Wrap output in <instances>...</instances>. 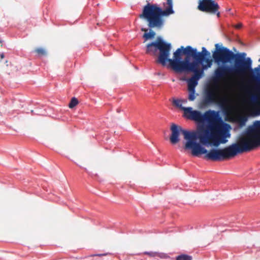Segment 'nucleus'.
I'll use <instances>...</instances> for the list:
<instances>
[{"mask_svg": "<svg viewBox=\"0 0 260 260\" xmlns=\"http://www.w3.org/2000/svg\"><path fill=\"white\" fill-rule=\"evenodd\" d=\"M220 115H183L185 119L193 120L198 124L207 123L206 128L197 135L195 132L182 129L180 126L172 124L170 128L171 143H178L181 133L184 139L187 140L184 145L185 149H191V154L196 156L204 154L205 159L214 161L229 159L260 146V121H256L247 128L246 134L240 137L237 143L222 149H211L208 151L201 144L218 147L220 144L226 143V139L231 136V126L223 122Z\"/></svg>", "mask_w": 260, "mask_h": 260, "instance_id": "1", "label": "nucleus"}, {"mask_svg": "<svg viewBox=\"0 0 260 260\" xmlns=\"http://www.w3.org/2000/svg\"><path fill=\"white\" fill-rule=\"evenodd\" d=\"M215 46V50L213 52L212 56L215 62L225 64L234 60V64L218 66L214 71L213 81L217 83L230 76L237 80V86L239 89L238 82L241 81V74L245 73L248 69V62L241 59L240 53H234L226 47H219L218 44Z\"/></svg>", "mask_w": 260, "mask_h": 260, "instance_id": "2", "label": "nucleus"}, {"mask_svg": "<svg viewBox=\"0 0 260 260\" xmlns=\"http://www.w3.org/2000/svg\"><path fill=\"white\" fill-rule=\"evenodd\" d=\"M240 53L241 59L248 62V68L245 73L241 74V81L238 82L239 89L249 98L244 99V103L255 109L256 111L252 113L223 111L222 114H260V64L252 69L251 58H246L245 53Z\"/></svg>", "mask_w": 260, "mask_h": 260, "instance_id": "3", "label": "nucleus"}, {"mask_svg": "<svg viewBox=\"0 0 260 260\" xmlns=\"http://www.w3.org/2000/svg\"><path fill=\"white\" fill-rule=\"evenodd\" d=\"M166 1V3L163 4L165 7L164 10L156 5L149 3L144 7L142 14L140 15V17L147 20L149 28H161L164 23L162 17L168 16L174 13L173 10V0Z\"/></svg>", "mask_w": 260, "mask_h": 260, "instance_id": "4", "label": "nucleus"}, {"mask_svg": "<svg viewBox=\"0 0 260 260\" xmlns=\"http://www.w3.org/2000/svg\"><path fill=\"white\" fill-rule=\"evenodd\" d=\"M171 45L159 38L157 41L152 42L147 45L146 53L155 55L157 50L159 51L156 62L165 66L167 62V57H169Z\"/></svg>", "mask_w": 260, "mask_h": 260, "instance_id": "5", "label": "nucleus"}, {"mask_svg": "<svg viewBox=\"0 0 260 260\" xmlns=\"http://www.w3.org/2000/svg\"><path fill=\"white\" fill-rule=\"evenodd\" d=\"M190 57H185L183 60H173L167 57V62H169L171 68L177 73H182L184 71H194L198 68V62L193 61H189Z\"/></svg>", "mask_w": 260, "mask_h": 260, "instance_id": "6", "label": "nucleus"}, {"mask_svg": "<svg viewBox=\"0 0 260 260\" xmlns=\"http://www.w3.org/2000/svg\"><path fill=\"white\" fill-rule=\"evenodd\" d=\"M212 60L211 59H207L206 60V65H202V69H200L198 68L194 71L191 72L194 73V75L187 80L188 89H195L196 86L198 85V80L201 78L204 73V70L211 67L212 64Z\"/></svg>", "mask_w": 260, "mask_h": 260, "instance_id": "7", "label": "nucleus"}, {"mask_svg": "<svg viewBox=\"0 0 260 260\" xmlns=\"http://www.w3.org/2000/svg\"><path fill=\"white\" fill-rule=\"evenodd\" d=\"M220 8L218 4L214 0H199L198 9L206 13L215 14L218 17H220Z\"/></svg>", "mask_w": 260, "mask_h": 260, "instance_id": "8", "label": "nucleus"}, {"mask_svg": "<svg viewBox=\"0 0 260 260\" xmlns=\"http://www.w3.org/2000/svg\"><path fill=\"white\" fill-rule=\"evenodd\" d=\"M186 53L190 54L192 57L194 59V61L198 62V68L199 64L202 63L203 61L206 62V56H210V53L206 50L205 47L202 48V52H198L196 49L192 48L190 46H187Z\"/></svg>", "mask_w": 260, "mask_h": 260, "instance_id": "9", "label": "nucleus"}, {"mask_svg": "<svg viewBox=\"0 0 260 260\" xmlns=\"http://www.w3.org/2000/svg\"><path fill=\"white\" fill-rule=\"evenodd\" d=\"M231 123L235 124L239 127L245 126L248 117L250 116L254 117L259 115H223Z\"/></svg>", "mask_w": 260, "mask_h": 260, "instance_id": "10", "label": "nucleus"}, {"mask_svg": "<svg viewBox=\"0 0 260 260\" xmlns=\"http://www.w3.org/2000/svg\"><path fill=\"white\" fill-rule=\"evenodd\" d=\"M173 104L176 107L184 111V114H202L201 112L192 111V108H184L182 106V101L180 100H174Z\"/></svg>", "mask_w": 260, "mask_h": 260, "instance_id": "11", "label": "nucleus"}, {"mask_svg": "<svg viewBox=\"0 0 260 260\" xmlns=\"http://www.w3.org/2000/svg\"><path fill=\"white\" fill-rule=\"evenodd\" d=\"M187 46L184 48L183 46H181L180 48H178L174 53L173 60H179L181 59V56L182 55H185L186 57H191L190 54L186 53Z\"/></svg>", "mask_w": 260, "mask_h": 260, "instance_id": "12", "label": "nucleus"}, {"mask_svg": "<svg viewBox=\"0 0 260 260\" xmlns=\"http://www.w3.org/2000/svg\"><path fill=\"white\" fill-rule=\"evenodd\" d=\"M216 93L213 89H209L206 91L205 100L207 103H213L215 101Z\"/></svg>", "mask_w": 260, "mask_h": 260, "instance_id": "13", "label": "nucleus"}, {"mask_svg": "<svg viewBox=\"0 0 260 260\" xmlns=\"http://www.w3.org/2000/svg\"><path fill=\"white\" fill-rule=\"evenodd\" d=\"M176 260H192V257L191 256L183 254L176 256Z\"/></svg>", "mask_w": 260, "mask_h": 260, "instance_id": "14", "label": "nucleus"}, {"mask_svg": "<svg viewBox=\"0 0 260 260\" xmlns=\"http://www.w3.org/2000/svg\"><path fill=\"white\" fill-rule=\"evenodd\" d=\"M189 95L188 100L190 101L194 100L196 98L195 89H188Z\"/></svg>", "mask_w": 260, "mask_h": 260, "instance_id": "15", "label": "nucleus"}, {"mask_svg": "<svg viewBox=\"0 0 260 260\" xmlns=\"http://www.w3.org/2000/svg\"><path fill=\"white\" fill-rule=\"evenodd\" d=\"M35 51L39 55L41 56L46 55L47 52L45 49L42 48H38L35 49Z\"/></svg>", "mask_w": 260, "mask_h": 260, "instance_id": "16", "label": "nucleus"}, {"mask_svg": "<svg viewBox=\"0 0 260 260\" xmlns=\"http://www.w3.org/2000/svg\"><path fill=\"white\" fill-rule=\"evenodd\" d=\"M78 104V101L76 98H72L70 103L69 104V107L70 108H73Z\"/></svg>", "mask_w": 260, "mask_h": 260, "instance_id": "17", "label": "nucleus"}, {"mask_svg": "<svg viewBox=\"0 0 260 260\" xmlns=\"http://www.w3.org/2000/svg\"><path fill=\"white\" fill-rule=\"evenodd\" d=\"M155 35V33L153 31L150 30L149 33H145L143 35V37L146 39H148L153 38Z\"/></svg>", "mask_w": 260, "mask_h": 260, "instance_id": "18", "label": "nucleus"}, {"mask_svg": "<svg viewBox=\"0 0 260 260\" xmlns=\"http://www.w3.org/2000/svg\"><path fill=\"white\" fill-rule=\"evenodd\" d=\"M156 256L163 259L168 258L169 257V256L166 253H159L157 252H156Z\"/></svg>", "mask_w": 260, "mask_h": 260, "instance_id": "19", "label": "nucleus"}, {"mask_svg": "<svg viewBox=\"0 0 260 260\" xmlns=\"http://www.w3.org/2000/svg\"><path fill=\"white\" fill-rule=\"evenodd\" d=\"M144 254L147 255L150 257H156V252H147L145 251L143 253Z\"/></svg>", "mask_w": 260, "mask_h": 260, "instance_id": "20", "label": "nucleus"}, {"mask_svg": "<svg viewBox=\"0 0 260 260\" xmlns=\"http://www.w3.org/2000/svg\"><path fill=\"white\" fill-rule=\"evenodd\" d=\"M110 253H101V254H92L89 256H88L87 257H93V256H106L108 255H110Z\"/></svg>", "mask_w": 260, "mask_h": 260, "instance_id": "21", "label": "nucleus"}, {"mask_svg": "<svg viewBox=\"0 0 260 260\" xmlns=\"http://www.w3.org/2000/svg\"><path fill=\"white\" fill-rule=\"evenodd\" d=\"M203 114H220V112L209 110V111H206Z\"/></svg>", "mask_w": 260, "mask_h": 260, "instance_id": "22", "label": "nucleus"}, {"mask_svg": "<svg viewBox=\"0 0 260 260\" xmlns=\"http://www.w3.org/2000/svg\"><path fill=\"white\" fill-rule=\"evenodd\" d=\"M242 23H238L235 25V27L237 29H240L242 27Z\"/></svg>", "mask_w": 260, "mask_h": 260, "instance_id": "23", "label": "nucleus"}, {"mask_svg": "<svg viewBox=\"0 0 260 260\" xmlns=\"http://www.w3.org/2000/svg\"><path fill=\"white\" fill-rule=\"evenodd\" d=\"M124 112V111H123L122 110H121V108H118V109H117V113H120V112Z\"/></svg>", "mask_w": 260, "mask_h": 260, "instance_id": "24", "label": "nucleus"}, {"mask_svg": "<svg viewBox=\"0 0 260 260\" xmlns=\"http://www.w3.org/2000/svg\"><path fill=\"white\" fill-rule=\"evenodd\" d=\"M0 57L1 59H3L5 57V55L3 53L0 54Z\"/></svg>", "mask_w": 260, "mask_h": 260, "instance_id": "25", "label": "nucleus"}, {"mask_svg": "<svg viewBox=\"0 0 260 260\" xmlns=\"http://www.w3.org/2000/svg\"><path fill=\"white\" fill-rule=\"evenodd\" d=\"M141 30L143 31L146 32V31H147L148 30L147 29H145V28H142Z\"/></svg>", "mask_w": 260, "mask_h": 260, "instance_id": "26", "label": "nucleus"}, {"mask_svg": "<svg viewBox=\"0 0 260 260\" xmlns=\"http://www.w3.org/2000/svg\"><path fill=\"white\" fill-rule=\"evenodd\" d=\"M258 61L260 62V58L259 59Z\"/></svg>", "mask_w": 260, "mask_h": 260, "instance_id": "27", "label": "nucleus"}, {"mask_svg": "<svg viewBox=\"0 0 260 260\" xmlns=\"http://www.w3.org/2000/svg\"><path fill=\"white\" fill-rule=\"evenodd\" d=\"M0 43H2V42L0 41Z\"/></svg>", "mask_w": 260, "mask_h": 260, "instance_id": "28", "label": "nucleus"}]
</instances>
